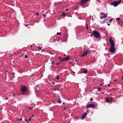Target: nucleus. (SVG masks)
Returning a JSON list of instances; mask_svg holds the SVG:
<instances>
[{"label":"nucleus","mask_w":123,"mask_h":123,"mask_svg":"<svg viewBox=\"0 0 123 123\" xmlns=\"http://www.w3.org/2000/svg\"><path fill=\"white\" fill-rule=\"evenodd\" d=\"M31 118L30 117L27 121V122H28L30 120H31Z\"/></svg>","instance_id":"cd10ccee"},{"label":"nucleus","mask_w":123,"mask_h":123,"mask_svg":"<svg viewBox=\"0 0 123 123\" xmlns=\"http://www.w3.org/2000/svg\"><path fill=\"white\" fill-rule=\"evenodd\" d=\"M15 95V94H13V96H14Z\"/></svg>","instance_id":"052dcab7"},{"label":"nucleus","mask_w":123,"mask_h":123,"mask_svg":"<svg viewBox=\"0 0 123 123\" xmlns=\"http://www.w3.org/2000/svg\"><path fill=\"white\" fill-rule=\"evenodd\" d=\"M112 101H113V102H114L115 101L113 100V98L112 100Z\"/></svg>","instance_id":"a18cd8bd"},{"label":"nucleus","mask_w":123,"mask_h":123,"mask_svg":"<svg viewBox=\"0 0 123 123\" xmlns=\"http://www.w3.org/2000/svg\"><path fill=\"white\" fill-rule=\"evenodd\" d=\"M90 0H81V1L80 2V3L81 5H83L86 2H87Z\"/></svg>","instance_id":"0eeeda50"},{"label":"nucleus","mask_w":123,"mask_h":123,"mask_svg":"<svg viewBox=\"0 0 123 123\" xmlns=\"http://www.w3.org/2000/svg\"><path fill=\"white\" fill-rule=\"evenodd\" d=\"M29 109H31L33 108V107H29Z\"/></svg>","instance_id":"bb28decb"},{"label":"nucleus","mask_w":123,"mask_h":123,"mask_svg":"<svg viewBox=\"0 0 123 123\" xmlns=\"http://www.w3.org/2000/svg\"><path fill=\"white\" fill-rule=\"evenodd\" d=\"M56 90H59V89H56V88L55 89H54V90L55 91H56Z\"/></svg>","instance_id":"c756f323"},{"label":"nucleus","mask_w":123,"mask_h":123,"mask_svg":"<svg viewBox=\"0 0 123 123\" xmlns=\"http://www.w3.org/2000/svg\"><path fill=\"white\" fill-rule=\"evenodd\" d=\"M29 24H28L25 25V26L26 27L28 25H29Z\"/></svg>","instance_id":"58836bf2"},{"label":"nucleus","mask_w":123,"mask_h":123,"mask_svg":"<svg viewBox=\"0 0 123 123\" xmlns=\"http://www.w3.org/2000/svg\"><path fill=\"white\" fill-rule=\"evenodd\" d=\"M68 10V9H66V11H67Z\"/></svg>","instance_id":"6e6d98bb"},{"label":"nucleus","mask_w":123,"mask_h":123,"mask_svg":"<svg viewBox=\"0 0 123 123\" xmlns=\"http://www.w3.org/2000/svg\"><path fill=\"white\" fill-rule=\"evenodd\" d=\"M36 90H36H36H35V92H38V91H37Z\"/></svg>","instance_id":"09e8293b"},{"label":"nucleus","mask_w":123,"mask_h":123,"mask_svg":"<svg viewBox=\"0 0 123 123\" xmlns=\"http://www.w3.org/2000/svg\"><path fill=\"white\" fill-rule=\"evenodd\" d=\"M107 17V16L105 14V15H104L103 16V17L104 18H105Z\"/></svg>","instance_id":"aec40b11"},{"label":"nucleus","mask_w":123,"mask_h":123,"mask_svg":"<svg viewBox=\"0 0 123 123\" xmlns=\"http://www.w3.org/2000/svg\"><path fill=\"white\" fill-rule=\"evenodd\" d=\"M110 84H109L108 85V87H110Z\"/></svg>","instance_id":"e433bc0d"},{"label":"nucleus","mask_w":123,"mask_h":123,"mask_svg":"<svg viewBox=\"0 0 123 123\" xmlns=\"http://www.w3.org/2000/svg\"><path fill=\"white\" fill-rule=\"evenodd\" d=\"M88 111H89V110H86V111L88 113L89 112H88Z\"/></svg>","instance_id":"79ce46f5"},{"label":"nucleus","mask_w":123,"mask_h":123,"mask_svg":"<svg viewBox=\"0 0 123 123\" xmlns=\"http://www.w3.org/2000/svg\"><path fill=\"white\" fill-rule=\"evenodd\" d=\"M104 93V92H103V93H102V94H103Z\"/></svg>","instance_id":"0e129e2a"},{"label":"nucleus","mask_w":123,"mask_h":123,"mask_svg":"<svg viewBox=\"0 0 123 123\" xmlns=\"http://www.w3.org/2000/svg\"><path fill=\"white\" fill-rule=\"evenodd\" d=\"M34 116V114H33V115H32L31 116V118H32V117H33V116Z\"/></svg>","instance_id":"f704fd0d"},{"label":"nucleus","mask_w":123,"mask_h":123,"mask_svg":"<svg viewBox=\"0 0 123 123\" xmlns=\"http://www.w3.org/2000/svg\"><path fill=\"white\" fill-rule=\"evenodd\" d=\"M36 15H38V12H37V13H36Z\"/></svg>","instance_id":"c9c22d12"},{"label":"nucleus","mask_w":123,"mask_h":123,"mask_svg":"<svg viewBox=\"0 0 123 123\" xmlns=\"http://www.w3.org/2000/svg\"><path fill=\"white\" fill-rule=\"evenodd\" d=\"M106 14L107 15H108V14L107 13Z\"/></svg>","instance_id":"338daca9"},{"label":"nucleus","mask_w":123,"mask_h":123,"mask_svg":"<svg viewBox=\"0 0 123 123\" xmlns=\"http://www.w3.org/2000/svg\"><path fill=\"white\" fill-rule=\"evenodd\" d=\"M84 70L82 71L80 73H84V74H86L87 72V70L85 69H84Z\"/></svg>","instance_id":"9b49d317"},{"label":"nucleus","mask_w":123,"mask_h":123,"mask_svg":"<svg viewBox=\"0 0 123 123\" xmlns=\"http://www.w3.org/2000/svg\"><path fill=\"white\" fill-rule=\"evenodd\" d=\"M117 79H115L114 80V81H117Z\"/></svg>","instance_id":"72a5a7b5"},{"label":"nucleus","mask_w":123,"mask_h":123,"mask_svg":"<svg viewBox=\"0 0 123 123\" xmlns=\"http://www.w3.org/2000/svg\"><path fill=\"white\" fill-rule=\"evenodd\" d=\"M22 120V118H20L18 120Z\"/></svg>","instance_id":"ea45409f"},{"label":"nucleus","mask_w":123,"mask_h":123,"mask_svg":"<svg viewBox=\"0 0 123 123\" xmlns=\"http://www.w3.org/2000/svg\"><path fill=\"white\" fill-rule=\"evenodd\" d=\"M57 34L58 35H61V32H57Z\"/></svg>","instance_id":"4be33fe9"},{"label":"nucleus","mask_w":123,"mask_h":123,"mask_svg":"<svg viewBox=\"0 0 123 123\" xmlns=\"http://www.w3.org/2000/svg\"><path fill=\"white\" fill-rule=\"evenodd\" d=\"M66 55H65V54H64V56H66Z\"/></svg>","instance_id":"bf43d9fd"},{"label":"nucleus","mask_w":123,"mask_h":123,"mask_svg":"<svg viewBox=\"0 0 123 123\" xmlns=\"http://www.w3.org/2000/svg\"><path fill=\"white\" fill-rule=\"evenodd\" d=\"M38 85H37L35 87V88H35V90H36V89L37 88V87H38Z\"/></svg>","instance_id":"a878e982"},{"label":"nucleus","mask_w":123,"mask_h":123,"mask_svg":"<svg viewBox=\"0 0 123 123\" xmlns=\"http://www.w3.org/2000/svg\"><path fill=\"white\" fill-rule=\"evenodd\" d=\"M64 108L65 109H66V107H64Z\"/></svg>","instance_id":"5fc2aeb1"},{"label":"nucleus","mask_w":123,"mask_h":123,"mask_svg":"<svg viewBox=\"0 0 123 123\" xmlns=\"http://www.w3.org/2000/svg\"><path fill=\"white\" fill-rule=\"evenodd\" d=\"M25 57L26 58H28L27 56V55H25Z\"/></svg>","instance_id":"c85d7f7f"},{"label":"nucleus","mask_w":123,"mask_h":123,"mask_svg":"<svg viewBox=\"0 0 123 123\" xmlns=\"http://www.w3.org/2000/svg\"><path fill=\"white\" fill-rule=\"evenodd\" d=\"M52 64H53V62L52 61Z\"/></svg>","instance_id":"603ef678"},{"label":"nucleus","mask_w":123,"mask_h":123,"mask_svg":"<svg viewBox=\"0 0 123 123\" xmlns=\"http://www.w3.org/2000/svg\"><path fill=\"white\" fill-rule=\"evenodd\" d=\"M64 58L65 61L69 60L70 59L69 56L68 55H67L65 58Z\"/></svg>","instance_id":"f8f14e48"},{"label":"nucleus","mask_w":123,"mask_h":123,"mask_svg":"<svg viewBox=\"0 0 123 123\" xmlns=\"http://www.w3.org/2000/svg\"><path fill=\"white\" fill-rule=\"evenodd\" d=\"M58 103H61L60 98H59V99Z\"/></svg>","instance_id":"dca6fc26"},{"label":"nucleus","mask_w":123,"mask_h":123,"mask_svg":"<svg viewBox=\"0 0 123 123\" xmlns=\"http://www.w3.org/2000/svg\"><path fill=\"white\" fill-rule=\"evenodd\" d=\"M87 114L86 112H85L84 114L82 115V117L81 118V119H85V117L86 116Z\"/></svg>","instance_id":"9d476101"},{"label":"nucleus","mask_w":123,"mask_h":123,"mask_svg":"<svg viewBox=\"0 0 123 123\" xmlns=\"http://www.w3.org/2000/svg\"><path fill=\"white\" fill-rule=\"evenodd\" d=\"M44 14H43V15L44 16Z\"/></svg>","instance_id":"774afa93"},{"label":"nucleus","mask_w":123,"mask_h":123,"mask_svg":"<svg viewBox=\"0 0 123 123\" xmlns=\"http://www.w3.org/2000/svg\"><path fill=\"white\" fill-rule=\"evenodd\" d=\"M56 64H57V65H59V63H56Z\"/></svg>","instance_id":"8fccbe9b"},{"label":"nucleus","mask_w":123,"mask_h":123,"mask_svg":"<svg viewBox=\"0 0 123 123\" xmlns=\"http://www.w3.org/2000/svg\"><path fill=\"white\" fill-rule=\"evenodd\" d=\"M90 50L88 49L87 50H85L84 51V53L80 55L81 57H82L86 55L87 54L89 53Z\"/></svg>","instance_id":"f03ea898"},{"label":"nucleus","mask_w":123,"mask_h":123,"mask_svg":"<svg viewBox=\"0 0 123 123\" xmlns=\"http://www.w3.org/2000/svg\"><path fill=\"white\" fill-rule=\"evenodd\" d=\"M61 62H63L65 61L64 58L63 59H61Z\"/></svg>","instance_id":"a211bd4d"},{"label":"nucleus","mask_w":123,"mask_h":123,"mask_svg":"<svg viewBox=\"0 0 123 123\" xmlns=\"http://www.w3.org/2000/svg\"><path fill=\"white\" fill-rule=\"evenodd\" d=\"M101 14H102L103 15H105V14L103 12H101Z\"/></svg>","instance_id":"393cba45"},{"label":"nucleus","mask_w":123,"mask_h":123,"mask_svg":"<svg viewBox=\"0 0 123 123\" xmlns=\"http://www.w3.org/2000/svg\"><path fill=\"white\" fill-rule=\"evenodd\" d=\"M8 99V97L6 98L5 99L6 100H7Z\"/></svg>","instance_id":"4c0bfd02"},{"label":"nucleus","mask_w":123,"mask_h":123,"mask_svg":"<svg viewBox=\"0 0 123 123\" xmlns=\"http://www.w3.org/2000/svg\"><path fill=\"white\" fill-rule=\"evenodd\" d=\"M115 49L114 46H111L109 50V51L111 53H113L115 52Z\"/></svg>","instance_id":"39448f33"},{"label":"nucleus","mask_w":123,"mask_h":123,"mask_svg":"<svg viewBox=\"0 0 123 123\" xmlns=\"http://www.w3.org/2000/svg\"><path fill=\"white\" fill-rule=\"evenodd\" d=\"M107 18L105 19L102 22V23L103 24L107 20Z\"/></svg>","instance_id":"ddd939ff"},{"label":"nucleus","mask_w":123,"mask_h":123,"mask_svg":"<svg viewBox=\"0 0 123 123\" xmlns=\"http://www.w3.org/2000/svg\"><path fill=\"white\" fill-rule=\"evenodd\" d=\"M55 82H53V84H55Z\"/></svg>","instance_id":"e2e57ef3"},{"label":"nucleus","mask_w":123,"mask_h":123,"mask_svg":"<svg viewBox=\"0 0 123 123\" xmlns=\"http://www.w3.org/2000/svg\"><path fill=\"white\" fill-rule=\"evenodd\" d=\"M118 5L117 1H114L112 3L111 5H113L114 6H117Z\"/></svg>","instance_id":"6e6552de"},{"label":"nucleus","mask_w":123,"mask_h":123,"mask_svg":"<svg viewBox=\"0 0 123 123\" xmlns=\"http://www.w3.org/2000/svg\"><path fill=\"white\" fill-rule=\"evenodd\" d=\"M120 19V18H117L116 19V20L117 21H119Z\"/></svg>","instance_id":"6ab92c4d"},{"label":"nucleus","mask_w":123,"mask_h":123,"mask_svg":"<svg viewBox=\"0 0 123 123\" xmlns=\"http://www.w3.org/2000/svg\"><path fill=\"white\" fill-rule=\"evenodd\" d=\"M86 107L87 109H88L89 108H95V105L94 104H89L86 106Z\"/></svg>","instance_id":"423d86ee"},{"label":"nucleus","mask_w":123,"mask_h":123,"mask_svg":"<svg viewBox=\"0 0 123 123\" xmlns=\"http://www.w3.org/2000/svg\"><path fill=\"white\" fill-rule=\"evenodd\" d=\"M122 80H123V76L122 77Z\"/></svg>","instance_id":"3c124183"},{"label":"nucleus","mask_w":123,"mask_h":123,"mask_svg":"<svg viewBox=\"0 0 123 123\" xmlns=\"http://www.w3.org/2000/svg\"><path fill=\"white\" fill-rule=\"evenodd\" d=\"M86 28L88 30L89 29H88V26H87V24L86 25Z\"/></svg>","instance_id":"5701e85b"},{"label":"nucleus","mask_w":123,"mask_h":123,"mask_svg":"<svg viewBox=\"0 0 123 123\" xmlns=\"http://www.w3.org/2000/svg\"><path fill=\"white\" fill-rule=\"evenodd\" d=\"M32 47V45H31V47Z\"/></svg>","instance_id":"13d9d810"},{"label":"nucleus","mask_w":123,"mask_h":123,"mask_svg":"<svg viewBox=\"0 0 123 123\" xmlns=\"http://www.w3.org/2000/svg\"><path fill=\"white\" fill-rule=\"evenodd\" d=\"M93 99L92 98H91L90 99V100L91 101H92L93 100Z\"/></svg>","instance_id":"2f4dec72"},{"label":"nucleus","mask_w":123,"mask_h":123,"mask_svg":"<svg viewBox=\"0 0 123 123\" xmlns=\"http://www.w3.org/2000/svg\"><path fill=\"white\" fill-rule=\"evenodd\" d=\"M101 88H98V91H99L101 90Z\"/></svg>","instance_id":"7c9ffc66"},{"label":"nucleus","mask_w":123,"mask_h":123,"mask_svg":"<svg viewBox=\"0 0 123 123\" xmlns=\"http://www.w3.org/2000/svg\"><path fill=\"white\" fill-rule=\"evenodd\" d=\"M113 20V18H112L111 19L110 21V23H111V22L112 21V20Z\"/></svg>","instance_id":"412c9836"},{"label":"nucleus","mask_w":123,"mask_h":123,"mask_svg":"<svg viewBox=\"0 0 123 123\" xmlns=\"http://www.w3.org/2000/svg\"><path fill=\"white\" fill-rule=\"evenodd\" d=\"M109 42L110 43L111 46H114L115 43L113 40L112 37H110Z\"/></svg>","instance_id":"7ed1b4c3"},{"label":"nucleus","mask_w":123,"mask_h":123,"mask_svg":"<svg viewBox=\"0 0 123 123\" xmlns=\"http://www.w3.org/2000/svg\"><path fill=\"white\" fill-rule=\"evenodd\" d=\"M43 51H45V50H43Z\"/></svg>","instance_id":"69168bd1"},{"label":"nucleus","mask_w":123,"mask_h":123,"mask_svg":"<svg viewBox=\"0 0 123 123\" xmlns=\"http://www.w3.org/2000/svg\"><path fill=\"white\" fill-rule=\"evenodd\" d=\"M75 61L76 62H77V60H75Z\"/></svg>","instance_id":"4d7b16f0"},{"label":"nucleus","mask_w":123,"mask_h":123,"mask_svg":"<svg viewBox=\"0 0 123 123\" xmlns=\"http://www.w3.org/2000/svg\"><path fill=\"white\" fill-rule=\"evenodd\" d=\"M62 15L64 17H65V16L66 15V14L65 13L63 12H62Z\"/></svg>","instance_id":"4468645a"},{"label":"nucleus","mask_w":123,"mask_h":123,"mask_svg":"<svg viewBox=\"0 0 123 123\" xmlns=\"http://www.w3.org/2000/svg\"><path fill=\"white\" fill-rule=\"evenodd\" d=\"M12 75H14V73H12Z\"/></svg>","instance_id":"c03bdc74"},{"label":"nucleus","mask_w":123,"mask_h":123,"mask_svg":"<svg viewBox=\"0 0 123 123\" xmlns=\"http://www.w3.org/2000/svg\"><path fill=\"white\" fill-rule=\"evenodd\" d=\"M110 95H111H111H112V94H110Z\"/></svg>","instance_id":"680f3d73"},{"label":"nucleus","mask_w":123,"mask_h":123,"mask_svg":"<svg viewBox=\"0 0 123 123\" xmlns=\"http://www.w3.org/2000/svg\"><path fill=\"white\" fill-rule=\"evenodd\" d=\"M59 76L58 75L57 76V77L56 78V79H59Z\"/></svg>","instance_id":"b1692460"},{"label":"nucleus","mask_w":123,"mask_h":123,"mask_svg":"<svg viewBox=\"0 0 123 123\" xmlns=\"http://www.w3.org/2000/svg\"><path fill=\"white\" fill-rule=\"evenodd\" d=\"M25 121H26L27 122V121H28V120H27V119H25Z\"/></svg>","instance_id":"a19ab883"},{"label":"nucleus","mask_w":123,"mask_h":123,"mask_svg":"<svg viewBox=\"0 0 123 123\" xmlns=\"http://www.w3.org/2000/svg\"><path fill=\"white\" fill-rule=\"evenodd\" d=\"M71 63H71V62H69V64H71Z\"/></svg>","instance_id":"de8ad7c7"},{"label":"nucleus","mask_w":123,"mask_h":123,"mask_svg":"<svg viewBox=\"0 0 123 123\" xmlns=\"http://www.w3.org/2000/svg\"><path fill=\"white\" fill-rule=\"evenodd\" d=\"M93 34L96 38H99L100 36V34L99 32L96 31H94Z\"/></svg>","instance_id":"f257e3e1"},{"label":"nucleus","mask_w":123,"mask_h":123,"mask_svg":"<svg viewBox=\"0 0 123 123\" xmlns=\"http://www.w3.org/2000/svg\"><path fill=\"white\" fill-rule=\"evenodd\" d=\"M58 99H59V98H60V96L59 95L58 96Z\"/></svg>","instance_id":"37998d69"},{"label":"nucleus","mask_w":123,"mask_h":123,"mask_svg":"<svg viewBox=\"0 0 123 123\" xmlns=\"http://www.w3.org/2000/svg\"><path fill=\"white\" fill-rule=\"evenodd\" d=\"M42 48V47H39V51H40V50H41V52H42V51H43L42 50H41V49Z\"/></svg>","instance_id":"2eb2a0df"},{"label":"nucleus","mask_w":123,"mask_h":123,"mask_svg":"<svg viewBox=\"0 0 123 123\" xmlns=\"http://www.w3.org/2000/svg\"><path fill=\"white\" fill-rule=\"evenodd\" d=\"M21 89L22 92H25L26 90V88L25 86H23L22 87Z\"/></svg>","instance_id":"1a4fd4ad"},{"label":"nucleus","mask_w":123,"mask_h":123,"mask_svg":"<svg viewBox=\"0 0 123 123\" xmlns=\"http://www.w3.org/2000/svg\"><path fill=\"white\" fill-rule=\"evenodd\" d=\"M107 25H110V24L109 23V24H107Z\"/></svg>","instance_id":"49530a36"},{"label":"nucleus","mask_w":123,"mask_h":123,"mask_svg":"<svg viewBox=\"0 0 123 123\" xmlns=\"http://www.w3.org/2000/svg\"><path fill=\"white\" fill-rule=\"evenodd\" d=\"M103 18H104L103 17V16H101L100 17V18L101 19H103Z\"/></svg>","instance_id":"473e14b6"},{"label":"nucleus","mask_w":123,"mask_h":123,"mask_svg":"<svg viewBox=\"0 0 123 123\" xmlns=\"http://www.w3.org/2000/svg\"><path fill=\"white\" fill-rule=\"evenodd\" d=\"M122 0H119L117 2L118 4H120V3L121 1H122Z\"/></svg>","instance_id":"f3484780"},{"label":"nucleus","mask_w":123,"mask_h":123,"mask_svg":"<svg viewBox=\"0 0 123 123\" xmlns=\"http://www.w3.org/2000/svg\"><path fill=\"white\" fill-rule=\"evenodd\" d=\"M58 40L59 41H58V42H59V41L60 40V39L59 38H58Z\"/></svg>","instance_id":"864d4df0"},{"label":"nucleus","mask_w":123,"mask_h":123,"mask_svg":"<svg viewBox=\"0 0 123 123\" xmlns=\"http://www.w3.org/2000/svg\"><path fill=\"white\" fill-rule=\"evenodd\" d=\"M113 98L111 97L106 98L105 99V101L107 103L109 102L112 103V100Z\"/></svg>","instance_id":"20e7f679"}]
</instances>
